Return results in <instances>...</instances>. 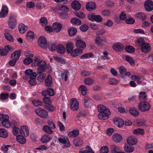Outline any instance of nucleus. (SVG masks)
Here are the masks:
<instances>
[{"label": "nucleus", "mask_w": 153, "mask_h": 153, "mask_svg": "<svg viewBox=\"0 0 153 153\" xmlns=\"http://www.w3.org/2000/svg\"><path fill=\"white\" fill-rule=\"evenodd\" d=\"M97 109L99 112L98 117L99 119L105 120L109 118L111 114L109 109L103 105H100L97 106Z\"/></svg>", "instance_id": "nucleus-1"}, {"label": "nucleus", "mask_w": 153, "mask_h": 153, "mask_svg": "<svg viewBox=\"0 0 153 153\" xmlns=\"http://www.w3.org/2000/svg\"><path fill=\"white\" fill-rule=\"evenodd\" d=\"M150 105L149 103L145 101L141 102L138 106L139 109L142 112H146L149 110Z\"/></svg>", "instance_id": "nucleus-2"}, {"label": "nucleus", "mask_w": 153, "mask_h": 153, "mask_svg": "<svg viewBox=\"0 0 153 153\" xmlns=\"http://www.w3.org/2000/svg\"><path fill=\"white\" fill-rule=\"evenodd\" d=\"M16 17L15 15H11L10 17L8 22L9 27L11 29H14L17 25Z\"/></svg>", "instance_id": "nucleus-3"}, {"label": "nucleus", "mask_w": 153, "mask_h": 153, "mask_svg": "<svg viewBox=\"0 0 153 153\" xmlns=\"http://www.w3.org/2000/svg\"><path fill=\"white\" fill-rule=\"evenodd\" d=\"M35 113L43 118H47L48 116V112L45 110L40 108H38L35 110Z\"/></svg>", "instance_id": "nucleus-4"}, {"label": "nucleus", "mask_w": 153, "mask_h": 153, "mask_svg": "<svg viewBox=\"0 0 153 153\" xmlns=\"http://www.w3.org/2000/svg\"><path fill=\"white\" fill-rule=\"evenodd\" d=\"M112 48L114 51L119 52L123 51L124 48V46L121 43L117 42L113 44Z\"/></svg>", "instance_id": "nucleus-5"}, {"label": "nucleus", "mask_w": 153, "mask_h": 153, "mask_svg": "<svg viewBox=\"0 0 153 153\" xmlns=\"http://www.w3.org/2000/svg\"><path fill=\"white\" fill-rule=\"evenodd\" d=\"M142 52L145 53H148L152 50V47L150 44L146 42L140 47Z\"/></svg>", "instance_id": "nucleus-6"}, {"label": "nucleus", "mask_w": 153, "mask_h": 153, "mask_svg": "<svg viewBox=\"0 0 153 153\" xmlns=\"http://www.w3.org/2000/svg\"><path fill=\"white\" fill-rule=\"evenodd\" d=\"M89 20L91 21H95L97 22H101L102 21V18L99 15H95L93 14L89 15L88 16Z\"/></svg>", "instance_id": "nucleus-7"}, {"label": "nucleus", "mask_w": 153, "mask_h": 153, "mask_svg": "<svg viewBox=\"0 0 153 153\" xmlns=\"http://www.w3.org/2000/svg\"><path fill=\"white\" fill-rule=\"evenodd\" d=\"M38 44L39 46L43 48H46L47 47V42L44 37L41 36L39 38Z\"/></svg>", "instance_id": "nucleus-8"}, {"label": "nucleus", "mask_w": 153, "mask_h": 153, "mask_svg": "<svg viewBox=\"0 0 153 153\" xmlns=\"http://www.w3.org/2000/svg\"><path fill=\"white\" fill-rule=\"evenodd\" d=\"M79 108V103L76 98H72L71 101V108L72 110L77 111Z\"/></svg>", "instance_id": "nucleus-9"}, {"label": "nucleus", "mask_w": 153, "mask_h": 153, "mask_svg": "<svg viewBox=\"0 0 153 153\" xmlns=\"http://www.w3.org/2000/svg\"><path fill=\"white\" fill-rule=\"evenodd\" d=\"M144 7L147 11H151L153 10V2L150 0L146 1L144 3Z\"/></svg>", "instance_id": "nucleus-10"}, {"label": "nucleus", "mask_w": 153, "mask_h": 153, "mask_svg": "<svg viewBox=\"0 0 153 153\" xmlns=\"http://www.w3.org/2000/svg\"><path fill=\"white\" fill-rule=\"evenodd\" d=\"M83 52L82 50L79 48H75L73 49L70 53L71 56L76 57L81 54Z\"/></svg>", "instance_id": "nucleus-11"}, {"label": "nucleus", "mask_w": 153, "mask_h": 153, "mask_svg": "<svg viewBox=\"0 0 153 153\" xmlns=\"http://www.w3.org/2000/svg\"><path fill=\"white\" fill-rule=\"evenodd\" d=\"M8 12V8L6 5L3 6L0 13V17L4 18L6 16Z\"/></svg>", "instance_id": "nucleus-12"}, {"label": "nucleus", "mask_w": 153, "mask_h": 153, "mask_svg": "<svg viewBox=\"0 0 153 153\" xmlns=\"http://www.w3.org/2000/svg\"><path fill=\"white\" fill-rule=\"evenodd\" d=\"M58 141L61 143L65 144V146L67 148L69 147L70 146L69 140L67 137L59 138Z\"/></svg>", "instance_id": "nucleus-13"}, {"label": "nucleus", "mask_w": 153, "mask_h": 153, "mask_svg": "<svg viewBox=\"0 0 153 153\" xmlns=\"http://www.w3.org/2000/svg\"><path fill=\"white\" fill-rule=\"evenodd\" d=\"M72 7L75 10H78L81 8V5L80 3L76 0H74L71 4Z\"/></svg>", "instance_id": "nucleus-14"}, {"label": "nucleus", "mask_w": 153, "mask_h": 153, "mask_svg": "<svg viewBox=\"0 0 153 153\" xmlns=\"http://www.w3.org/2000/svg\"><path fill=\"white\" fill-rule=\"evenodd\" d=\"M20 132L21 134L24 135L25 136H27L29 135V130L27 126L26 125L22 126Z\"/></svg>", "instance_id": "nucleus-15"}, {"label": "nucleus", "mask_w": 153, "mask_h": 153, "mask_svg": "<svg viewBox=\"0 0 153 153\" xmlns=\"http://www.w3.org/2000/svg\"><path fill=\"white\" fill-rule=\"evenodd\" d=\"M53 28L55 32L58 33L60 31L62 28V25L58 22H55L53 25Z\"/></svg>", "instance_id": "nucleus-16"}, {"label": "nucleus", "mask_w": 153, "mask_h": 153, "mask_svg": "<svg viewBox=\"0 0 153 153\" xmlns=\"http://www.w3.org/2000/svg\"><path fill=\"white\" fill-rule=\"evenodd\" d=\"M114 124L119 127H122L124 124L123 120L120 118H115L114 120Z\"/></svg>", "instance_id": "nucleus-17"}, {"label": "nucleus", "mask_w": 153, "mask_h": 153, "mask_svg": "<svg viewBox=\"0 0 153 153\" xmlns=\"http://www.w3.org/2000/svg\"><path fill=\"white\" fill-rule=\"evenodd\" d=\"M79 153H95L92 149L89 146H87L83 148L79 151Z\"/></svg>", "instance_id": "nucleus-18"}, {"label": "nucleus", "mask_w": 153, "mask_h": 153, "mask_svg": "<svg viewBox=\"0 0 153 153\" xmlns=\"http://www.w3.org/2000/svg\"><path fill=\"white\" fill-rule=\"evenodd\" d=\"M21 55V51H17L13 53L11 55V57L12 59L17 61L20 57Z\"/></svg>", "instance_id": "nucleus-19"}, {"label": "nucleus", "mask_w": 153, "mask_h": 153, "mask_svg": "<svg viewBox=\"0 0 153 153\" xmlns=\"http://www.w3.org/2000/svg\"><path fill=\"white\" fill-rule=\"evenodd\" d=\"M76 45L77 47L85 48L86 47L85 43L81 39H78L76 42Z\"/></svg>", "instance_id": "nucleus-20"}, {"label": "nucleus", "mask_w": 153, "mask_h": 153, "mask_svg": "<svg viewBox=\"0 0 153 153\" xmlns=\"http://www.w3.org/2000/svg\"><path fill=\"white\" fill-rule=\"evenodd\" d=\"M127 142L130 145H135L137 143V139L133 136L129 137L127 139Z\"/></svg>", "instance_id": "nucleus-21"}, {"label": "nucleus", "mask_w": 153, "mask_h": 153, "mask_svg": "<svg viewBox=\"0 0 153 153\" xmlns=\"http://www.w3.org/2000/svg\"><path fill=\"white\" fill-rule=\"evenodd\" d=\"M18 29L21 34L25 33L27 29V27L24 24H20L18 26Z\"/></svg>", "instance_id": "nucleus-22"}, {"label": "nucleus", "mask_w": 153, "mask_h": 153, "mask_svg": "<svg viewBox=\"0 0 153 153\" xmlns=\"http://www.w3.org/2000/svg\"><path fill=\"white\" fill-rule=\"evenodd\" d=\"M121 135L118 133H115L112 136L113 140L116 143H119L122 140Z\"/></svg>", "instance_id": "nucleus-23"}, {"label": "nucleus", "mask_w": 153, "mask_h": 153, "mask_svg": "<svg viewBox=\"0 0 153 153\" xmlns=\"http://www.w3.org/2000/svg\"><path fill=\"white\" fill-rule=\"evenodd\" d=\"M52 84V78L51 76L49 74L45 80V85L48 87H50Z\"/></svg>", "instance_id": "nucleus-24"}, {"label": "nucleus", "mask_w": 153, "mask_h": 153, "mask_svg": "<svg viewBox=\"0 0 153 153\" xmlns=\"http://www.w3.org/2000/svg\"><path fill=\"white\" fill-rule=\"evenodd\" d=\"M56 50L59 53L61 54H64L65 51V47L61 45H59L57 46Z\"/></svg>", "instance_id": "nucleus-25"}, {"label": "nucleus", "mask_w": 153, "mask_h": 153, "mask_svg": "<svg viewBox=\"0 0 153 153\" xmlns=\"http://www.w3.org/2000/svg\"><path fill=\"white\" fill-rule=\"evenodd\" d=\"M34 37V34L33 32L29 31L27 34L26 39L29 42H32Z\"/></svg>", "instance_id": "nucleus-26"}, {"label": "nucleus", "mask_w": 153, "mask_h": 153, "mask_svg": "<svg viewBox=\"0 0 153 153\" xmlns=\"http://www.w3.org/2000/svg\"><path fill=\"white\" fill-rule=\"evenodd\" d=\"M51 138L52 137L50 136L45 134L42 137L41 141L42 143H45L49 142Z\"/></svg>", "instance_id": "nucleus-27"}, {"label": "nucleus", "mask_w": 153, "mask_h": 153, "mask_svg": "<svg viewBox=\"0 0 153 153\" xmlns=\"http://www.w3.org/2000/svg\"><path fill=\"white\" fill-rule=\"evenodd\" d=\"M86 7L88 11H90L91 10L95 9L96 6L94 3L93 2H90L86 4Z\"/></svg>", "instance_id": "nucleus-28"}, {"label": "nucleus", "mask_w": 153, "mask_h": 153, "mask_svg": "<svg viewBox=\"0 0 153 153\" xmlns=\"http://www.w3.org/2000/svg\"><path fill=\"white\" fill-rule=\"evenodd\" d=\"M79 134V131L77 129H75L69 132L68 134V136L70 137H77Z\"/></svg>", "instance_id": "nucleus-29"}, {"label": "nucleus", "mask_w": 153, "mask_h": 153, "mask_svg": "<svg viewBox=\"0 0 153 153\" xmlns=\"http://www.w3.org/2000/svg\"><path fill=\"white\" fill-rule=\"evenodd\" d=\"M135 17L138 19H141L144 20L146 19V16L144 13L142 12H139L134 14Z\"/></svg>", "instance_id": "nucleus-30"}, {"label": "nucleus", "mask_w": 153, "mask_h": 153, "mask_svg": "<svg viewBox=\"0 0 153 153\" xmlns=\"http://www.w3.org/2000/svg\"><path fill=\"white\" fill-rule=\"evenodd\" d=\"M94 41L96 43L100 46H102L103 45V43L105 42V40L101 39L100 37L99 36L96 37Z\"/></svg>", "instance_id": "nucleus-31"}, {"label": "nucleus", "mask_w": 153, "mask_h": 153, "mask_svg": "<svg viewBox=\"0 0 153 153\" xmlns=\"http://www.w3.org/2000/svg\"><path fill=\"white\" fill-rule=\"evenodd\" d=\"M16 139V140L21 144H24L26 143V139L22 135H17Z\"/></svg>", "instance_id": "nucleus-32"}, {"label": "nucleus", "mask_w": 153, "mask_h": 153, "mask_svg": "<svg viewBox=\"0 0 153 153\" xmlns=\"http://www.w3.org/2000/svg\"><path fill=\"white\" fill-rule=\"evenodd\" d=\"M79 90L82 95L85 96L86 94L87 88L85 85H81L79 88Z\"/></svg>", "instance_id": "nucleus-33"}, {"label": "nucleus", "mask_w": 153, "mask_h": 153, "mask_svg": "<svg viewBox=\"0 0 153 153\" xmlns=\"http://www.w3.org/2000/svg\"><path fill=\"white\" fill-rule=\"evenodd\" d=\"M73 143L76 147L81 145L83 143V140L82 138L78 137L76 138L73 141Z\"/></svg>", "instance_id": "nucleus-34"}, {"label": "nucleus", "mask_w": 153, "mask_h": 153, "mask_svg": "<svg viewBox=\"0 0 153 153\" xmlns=\"http://www.w3.org/2000/svg\"><path fill=\"white\" fill-rule=\"evenodd\" d=\"M74 47L73 43L69 42L67 43L66 45V48L68 53H70L73 50Z\"/></svg>", "instance_id": "nucleus-35"}, {"label": "nucleus", "mask_w": 153, "mask_h": 153, "mask_svg": "<svg viewBox=\"0 0 153 153\" xmlns=\"http://www.w3.org/2000/svg\"><path fill=\"white\" fill-rule=\"evenodd\" d=\"M84 105L86 107H91L92 103L90 99L88 97H85L84 99Z\"/></svg>", "instance_id": "nucleus-36"}, {"label": "nucleus", "mask_w": 153, "mask_h": 153, "mask_svg": "<svg viewBox=\"0 0 153 153\" xmlns=\"http://www.w3.org/2000/svg\"><path fill=\"white\" fill-rule=\"evenodd\" d=\"M133 133L134 134L137 135L140 134L143 135L144 134L145 132L144 130L143 129L138 128L134 130L133 131Z\"/></svg>", "instance_id": "nucleus-37"}, {"label": "nucleus", "mask_w": 153, "mask_h": 153, "mask_svg": "<svg viewBox=\"0 0 153 153\" xmlns=\"http://www.w3.org/2000/svg\"><path fill=\"white\" fill-rule=\"evenodd\" d=\"M8 134L7 132L4 128H0V137L6 138L8 136Z\"/></svg>", "instance_id": "nucleus-38"}, {"label": "nucleus", "mask_w": 153, "mask_h": 153, "mask_svg": "<svg viewBox=\"0 0 153 153\" xmlns=\"http://www.w3.org/2000/svg\"><path fill=\"white\" fill-rule=\"evenodd\" d=\"M71 22L73 25H79L81 24V22L80 20L76 18L72 19L71 20Z\"/></svg>", "instance_id": "nucleus-39"}, {"label": "nucleus", "mask_w": 153, "mask_h": 153, "mask_svg": "<svg viewBox=\"0 0 153 153\" xmlns=\"http://www.w3.org/2000/svg\"><path fill=\"white\" fill-rule=\"evenodd\" d=\"M56 9L57 10V11H58L59 10H60L63 11L68 12L69 11L68 7L65 5H62L60 7H56Z\"/></svg>", "instance_id": "nucleus-40"}, {"label": "nucleus", "mask_w": 153, "mask_h": 153, "mask_svg": "<svg viewBox=\"0 0 153 153\" xmlns=\"http://www.w3.org/2000/svg\"><path fill=\"white\" fill-rule=\"evenodd\" d=\"M68 32L70 36H73L76 34L77 29L76 28L71 27L69 29Z\"/></svg>", "instance_id": "nucleus-41"}, {"label": "nucleus", "mask_w": 153, "mask_h": 153, "mask_svg": "<svg viewBox=\"0 0 153 153\" xmlns=\"http://www.w3.org/2000/svg\"><path fill=\"white\" fill-rule=\"evenodd\" d=\"M9 119H7V120L1 122L2 126L7 128H9L10 127V123Z\"/></svg>", "instance_id": "nucleus-42"}, {"label": "nucleus", "mask_w": 153, "mask_h": 153, "mask_svg": "<svg viewBox=\"0 0 153 153\" xmlns=\"http://www.w3.org/2000/svg\"><path fill=\"white\" fill-rule=\"evenodd\" d=\"M93 56V54L92 53H87L82 55L80 58L83 59H87L92 57Z\"/></svg>", "instance_id": "nucleus-43"}, {"label": "nucleus", "mask_w": 153, "mask_h": 153, "mask_svg": "<svg viewBox=\"0 0 153 153\" xmlns=\"http://www.w3.org/2000/svg\"><path fill=\"white\" fill-rule=\"evenodd\" d=\"M49 49L52 52L56 50L57 48L56 44L55 43H49L48 46Z\"/></svg>", "instance_id": "nucleus-44"}, {"label": "nucleus", "mask_w": 153, "mask_h": 153, "mask_svg": "<svg viewBox=\"0 0 153 153\" xmlns=\"http://www.w3.org/2000/svg\"><path fill=\"white\" fill-rule=\"evenodd\" d=\"M147 98V95L145 92H140L139 94V98L140 100H146Z\"/></svg>", "instance_id": "nucleus-45"}, {"label": "nucleus", "mask_w": 153, "mask_h": 153, "mask_svg": "<svg viewBox=\"0 0 153 153\" xmlns=\"http://www.w3.org/2000/svg\"><path fill=\"white\" fill-rule=\"evenodd\" d=\"M36 7L38 10H45V4L41 2L38 3L36 5Z\"/></svg>", "instance_id": "nucleus-46"}, {"label": "nucleus", "mask_w": 153, "mask_h": 153, "mask_svg": "<svg viewBox=\"0 0 153 153\" xmlns=\"http://www.w3.org/2000/svg\"><path fill=\"white\" fill-rule=\"evenodd\" d=\"M54 59L57 62L62 64H64L65 63V60L63 58L58 56L54 57Z\"/></svg>", "instance_id": "nucleus-47"}, {"label": "nucleus", "mask_w": 153, "mask_h": 153, "mask_svg": "<svg viewBox=\"0 0 153 153\" xmlns=\"http://www.w3.org/2000/svg\"><path fill=\"white\" fill-rule=\"evenodd\" d=\"M124 151L128 153H131L134 151V148L133 147L128 146L126 145L124 146Z\"/></svg>", "instance_id": "nucleus-48"}, {"label": "nucleus", "mask_w": 153, "mask_h": 153, "mask_svg": "<svg viewBox=\"0 0 153 153\" xmlns=\"http://www.w3.org/2000/svg\"><path fill=\"white\" fill-rule=\"evenodd\" d=\"M126 60L131 65L134 66L135 64L134 61L133 59L129 56H126L125 57Z\"/></svg>", "instance_id": "nucleus-49"}, {"label": "nucleus", "mask_w": 153, "mask_h": 153, "mask_svg": "<svg viewBox=\"0 0 153 153\" xmlns=\"http://www.w3.org/2000/svg\"><path fill=\"white\" fill-rule=\"evenodd\" d=\"M84 82L85 85H90L94 83V80L91 78H88L85 79L84 80Z\"/></svg>", "instance_id": "nucleus-50"}, {"label": "nucleus", "mask_w": 153, "mask_h": 153, "mask_svg": "<svg viewBox=\"0 0 153 153\" xmlns=\"http://www.w3.org/2000/svg\"><path fill=\"white\" fill-rule=\"evenodd\" d=\"M43 131L46 133L51 134L52 133L53 131L47 125H45L43 127Z\"/></svg>", "instance_id": "nucleus-51"}, {"label": "nucleus", "mask_w": 153, "mask_h": 153, "mask_svg": "<svg viewBox=\"0 0 153 153\" xmlns=\"http://www.w3.org/2000/svg\"><path fill=\"white\" fill-rule=\"evenodd\" d=\"M131 79L134 80L137 83L140 84L141 83L140 82L141 78L138 76L136 75L131 76L130 77Z\"/></svg>", "instance_id": "nucleus-52"}, {"label": "nucleus", "mask_w": 153, "mask_h": 153, "mask_svg": "<svg viewBox=\"0 0 153 153\" xmlns=\"http://www.w3.org/2000/svg\"><path fill=\"white\" fill-rule=\"evenodd\" d=\"M5 38L9 41L10 42H13L14 39L12 36L8 33H6L4 34Z\"/></svg>", "instance_id": "nucleus-53"}, {"label": "nucleus", "mask_w": 153, "mask_h": 153, "mask_svg": "<svg viewBox=\"0 0 153 153\" xmlns=\"http://www.w3.org/2000/svg\"><path fill=\"white\" fill-rule=\"evenodd\" d=\"M118 69L121 76L122 77L124 75V74L126 73V68L124 66L121 65L119 67Z\"/></svg>", "instance_id": "nucleus-54"}, {"label": "nucleus", "mask_w": 153, "mask_h": 153, "mask_svg": "<svg viewBox=\"0 0 153 153\" xmlns=\"http://www.w3.org/2000/svg\"><path fill=\"white\" fill-rule=\"evenodd\" d=\"M40 22L41 25L45 26L47 24L48 21L46 17H43L40 18Z\"/></svg>", "instance_id": "nucleus-55"}, {"label": "nucleus", "mask_w": 153, "mask_h": 153, "mask_svg": "<svg viewBox=\"0 0 153 153\" xmlns=\"http://www.w3.org/2000/svg\"><path fill=\"white\" fill-rule=\"evenodd\" d=\"M130 114L134 117H136L139 115V113L137 110L133 108H131L129 110Z\"/></svg>", "instance_id": "nucleus-56"}, {"label": "nucleus", "mask_w": 153, "mask_h": 153, "mask_svg": "<svg viewBox=\"0 0 153 153\" xmlns=\"http://www.w3.org/2000/svg\"><path fill=\"white\" fill-rule=\"evenodd\" d=\"M111 149L112 153H117L120 151V149L118 147L115 146H112Z\"/></svg>", "instance_id": "nucleus-57"}, {"label": "nucleus", "mask_w": 153, "mask_h": 153, "mask_svg": "<svg viewBox=\"0 0 153 153\" xmlns=\"http://www.w3.org/2000/svg\"><path fill=\"white\" fill-rule=\"evenodd\" d=\"M57 15L60 18L62 19H66L68 17V15L65 13H58Z\"/></svg>", "instance_id": "nucleus-58"}, {"label": "nucleus", "mask_w": 153, "mask_h": 153, "mask_svg": "<svg viewBox=\"0 0 153 153\" xmlns=\"http://www.w3.org/2000/svg\"><path fill=\"white\" fill-rule=\"evenodd\" d=\"M20 129L17 127H14L13 130V133L15 136L17 135L18 134H20Z\"/></svg>", "instance_id": "nucleus-59"}, {"label": "nucleus", "mask_w": 153, "mask_h": 153, "mask_svg": "<svg viewBox=\"0 0 153 153\" xmlns=\"http://www.w3.org/2000/svg\"><path fill=\"white\" fill-rule=\"evenodd\" d=\"M9 116L7 114H0V121L1 122L6 120L7 119H9Z\"/></svg>", "instance_id": "nucleus-60"}, {"label": "nucleus", "mask_w": 153, "mask_h": 153, "mask_svg": "<svg viewBox=\"0 0 153 153\" xmlns=\"http://www.w3.org/2000/svg\"><path fill=\"white\" fill-rule=\"evenodd\" d=\"M46 76V75L45 73L40 74L37 77L38 80L40 82H43L44 81Z\"/></svg>", "instance_id": "nucleus-61"}, {"label": "nucleus", "mask_w": 153, "mask_h": 153, "mask_svg": "<svg viewBox=\"0 0 153 153\" xmlns=\"http://www.w3.org/2000/svg\"><path fill=\"white\" fill-rule=\"evenodd\" d=\"M125 50L127 52L131 53H133L135 51L134 48L131 46H127Z\"/></svg>", "instance_id": "nucleus-62"}, {"label": "nucleus", "mask_w": 153, "mask_h": 153, "mask_svg": "<svg viewBox=\"0 0 153 153\" xmlns=\"http://www.w3.org/2000/svg\"><path fill=\"white\" fill-rule=\"evenodd\" d=\"M33 105L36 107L41 105L42 104V102L38 100H35L32 101Z\"/></svg>", "instance_id": "nucleus-63"}, {"label": "nucleus", "mask_w": 153, "mask_h": 153, "mask_svg": "<svg viewBox=\"0 0 153 153\" xmlns=\"http://www.w3.org/2000/svg\"><path fill=\"white\" fill-rule=\"evenodd\" d=\"M108 149L106 146H102L100 149V153H108Z\"/></svg>", "instance_id": "nucleus-64"}]
</instances>
